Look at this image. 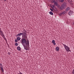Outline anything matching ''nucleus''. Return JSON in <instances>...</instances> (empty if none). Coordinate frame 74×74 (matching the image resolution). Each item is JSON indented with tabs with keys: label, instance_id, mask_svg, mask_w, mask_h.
Instances as JSON below:
<instances>
[{
	"label": "nucleus",
	"instance_id": "obj_1",
	"mask_svg": "<svg viewBox=\"0 0 74 74\" xmlns=\"http://www.w3.org/2000/svg\"><path fill=\"white\" fill-rule=\"evenodd\" d=\"M23 38H22L21 40V42L22 44L23 45L24 48L25 50H29L30 48V46H29V40H26V38H27L26 35H22Z\"/></svg>",
	"mask_w": 74,
	"mask_h": 74
},
{
	"label": "nucleus",
	"instance_id": "obj_2",
	"mask_svg": "<svg viewBox=\"0 0 74 74\" xmlns=\"http://www.w3.org/2000/svg\"><path fill=\"white\" fill-rule=\"evenodd\" d=\"M66 4L65 3H64L63 4H62L61 7L60 8V10H63L64 8H65L66 7Z\"/></svg>",
	"mask_w": 74,
	"mask_h": 74
},
{
	"label": "nucleus",
	"instance_id": "obj_3",
	"mask_svg": "<svg viewBox=\"0 0 74 74\" xmlns=\"http://www.w3.org/2000/svg\"><path fill=\"white\" fill-rule=\"evenodd\" d=\"M62 44L63 45H64V47L66 51H67V50H68V51H70V48L68 47V46H66V45H64L62 43Z\"/></svg>",
	"mask_w": 74,
	"mask_h": 74
},
{
	"label": "nucleus",
	"instance_id": "obj_4",
	"mask_svg": "<svg viewBox=\"0 0 74 74\" xmlns=\"http://www.w3.org/2000/svg\"><path fill=\"white\" fill-rule=\"evenodd\" d=\"M27 32L25 30H24L23 31V35H26V33H27Z\"/></svg>",
	"mask_w": 74,
	"mask_h": 74
},
{
	"label": "nucleus",
	"instance_id": "obj_5",
	"mask_svg": "<svg viewBox=\"0 0 74 74\" xmlns=\"http://www.w3.org/2000/svg\"><path fill=\"white\" fill-rule=\"evenodd\" d=\"M70 10V8L69 7H67L66 9V12H67L68 11H69Z\"/></svg>",
	"mask_w": 74,
	"mask_h": 74
},
{
	"label": "nucleus",
	"instance_id": "obj_6",
	"mask_svg": "<svg viewBox=\"0 0 74 74\" xmlns=\"http://www.w3.org/2000/svg\"><path fill=\"white\" fill-rule=\"evenodd\" d=\"M73 13V11H71V10H70V11L68 13L69 15H70L71 14H72Z\"/></svg>",
	"mask_w": 74,
	"mask_h": 74
},
{
	"label": "nucleus",
	"instance_id": "obj_7",
	"mask_svg": "<svg viewBox=\"0 0 74 74\" xmlns=\"http://www.w3.org/2000/svg\"><path fill=\"white\" fill-rule=\"evenodd\" d=\"M52 43L53 45H56V43H55V40H53L52 41Z\"/></svg>",
	"mask_w": 74,
	"mask_h": 74
},
{
	"label": "nucleus",
	"instance_id": "obj_8",
	"mask_svg": "<svg viewBox=\"0 0 74 74\" xmlns=\"http://www.w3.org/2000/svg\"><path fill=\"white\" fill-rule=\"evenodd\" d=\"M56 51H58L59 50V47H56Z\"/></svg>",
	"mask_w": 74,
	"mask_h": 74
},
{
	"label": "nucleus",
	"instance_id": "obj_9",
	"mask_svg": "<svg viewBox=\"0 0 74 74\" xmlns=\"http://www.w3.org/2000/svg\"><path fill=\"white\" fill-rule=\"evenodd\" d=\"M17 49L18 51H21V47L19 46H18L17 47Z\"/></svg>",
	"mask_w": 74,
	"mask_h": 74
},
{
	"label": "nucleus",
	"instance_id": "obj_10",
	"mask_svg": "<svg viewBox=\"0 0 74 74\" xmlns=\"http://www.w3.org/2000/svg\"><path fill=\"white\" fill-rule=\"evenodd\" d=\"M1 69L2 73H4V69H3V67H1Z\"/></svg>",
	"mask_w": 74,
	"mask_h": 74
},
{
	"label": "nucleus",
	"instance_id": "obj_11",
	"mask_svg": "<svg viewBox=\"0 0 74 74\" xmlns=\"http://www.w3.org/2000/svg\"><path fill=\"white\" fill-rule=\"evenodd\" d=\"M16 39L18 41H19L20 40H21V38H20V37H18Z\"/></svg>",
	"mask_w": 74,
	"mask_h": 74
},
{
	"label": "nucleus",
	"instance_id": "obj_12",
	"mask_svg": "<svg viewBox=\"0 0 74 74\" xmlns=\"http://www.w3.org/2000/svg\"><path fill=\"white\" fill-rule=\"evenodd\" d=\"M49 14H50V15H53V12H52V11H50L49 12Z\"/></svg>",
	"mask_w": 74,
	"mask_h": 74
},
{
	"label": "nucleus",
	"instance_id": "obj_13",
	"mask_svg": "<svg viewBox=\"0 0 74 74\" xmlns=\"http://www.w3.org/2000/svg\"><path fill=\"white\" fill-rule=\"evenodd\" d=\"M61 13H62V15H64V14H65V13H66V12H65V11H64V12H61Z\"/></svg>",
	"mask_w": 74,
	"mask_h": 74
},
{
	"label": "nucleus",
	"instance_id": "obj_14",
	"mask_svg": "<svg viewBox=\"0 0 74 74\" xmlns=\"http://www.w3.org/2000/svg\"><path fill=\"white\" fill-rule=\"evenodd\" d=\"M20 36H21L20 35V34H17L16 35V37H20Z\"/></svg>",
	"mask_w": 74,
	"mask_h": 74
},
{
	"label": "nucleus",
	"instance_id": "obj_15",
	"mask_svg": "<svg viewBox=\"0 0 74 74\" xmlns=\"http://www.w3.org/2000/svg\"><path fill=\"white\" fill-rule=\"evenodd\" d=\"M0 32L1 33V35H3V34H3V31H1Z\"/></svg>",
	"mask_w": 74,
	"mask_h": 74
},
{
	"label": "nucleus",
	"instance_id": "obj_16",
	"mask_svg": "<svg viewBox=\"0 0 74 74\" xmlns=\"http://www.w3.org/2000/svg\"><path fill=\"white\" fill-rule=\"evenodd\" d=\"M0 67H1H1H3V65L2 64H1V63L0 64Z\"/></svg>",
	"mask_w": 74,
	"mask_h": 74
},
{
	"label": "nucleus",
	"instance_id": "obj_17",
	"mask_svg": "<svg viewBox=\"0 0 74 74\" xmlns=\"http://www.w3.org/2000/svg\"><path fill=\"white\" fill-rule=\"evenodd\" d=\"M62 15H63V14H62V12H61L59 14V16H62Z\"/></svg>",
	"mask_w": 74,
	"mask_h": 74
},
{
	"label": "nucleus",
	"instance_id": "obj_18",
	"mask_svg": "<svg viewBox=\"0 0 74 74\" xmlns=\"http://www.w3.org/2000/svg\"><path fill=\"white\" fill-rule=\"evenodd\" d=\"M62 15H63V14H62V12H61L59 14V16H62Z\"/></svg>",
	"mask_w": 74,
	"mask_h": 74
},
{
	"label": "nucleus",
	"instance_id": "obj_19",
	"mask_svg": "<svg viewBox=\"0 0 74 74\" xmlns=\"http://www.w3.org/2000/svg\"><path fill=\"white\" fill-rule=\"evenodd\" d=\"M72 74H74V69L72 71Z\"/></svg>",
	"mask_w": 74,
	"mask_h": 74
},
{
	"label": "nucleus",
	"instance_id": "obj_20",
	"mask_svg": "<svg viewBox=\"0 0 74 74\" xmlns=\"http://www.w3.org/2000/svg\"><path fill=\"white\" fill-rule=\"evenodd\" d=\"M19 34H20V36H22V35H23V33H20Z\"/></svg>",
	"mask_w": 74,
	"mask_h": 74
},
{
	"label": "nucleus",
	"instance_id": "obj_21",
	"mask_svg": "<svg viewBox=\"0 0 74 74\" xmlns=\"http://www.w3.org/2000/svg\"><path fill=\"white\" fill-rule=\"evenodd\" d=\"M15 46H18V43H15Z\"/></svg>",
	"mask_w": 74,
	"mask_h": 74
},
{
	"label": "nucleus",
	"instance_id": "obj_22",
	"mask_svg": "<svg viewBox=\"0 0 74 74\" xmlns=\"http://www.w3.org/2000/svg\"><path fill=\"white\" fill-rule=\"evenodd\" d=\"M54 4H55V5H56V6L58 5V3H57L56 2H55L54 3Z\"/></svg>",
	"mask_w": 74,
	"mask_h": 74
},
{
	"label": "nucleus",
	"instance_id": "obj_23",
	"mask_svg": "<svg viewBox=\"0 0 74 74\" xmlns=\"http://www.w3.org/2000/svg\"><path fill=\"white\" fill-rule=\"evenodd\" d=\"M1 36H2V37H3V38H5V36L4 34H3V35H1Z\"/></svg>",
	"mask_w": 74,
	"mask_h": 74
},
{
	"label": "nucleus",
	"instance_id": "obj_24",
	"mask_svg": "<svg viewBox=\"0 0 74 74\" xmlns=\"http://www.w3.org/2000/svg\"><path fill=\"white\" fill-rule=\"evenodd\" d=\"M4 40H5V41H6V42H7V39H6V38H3Z\"/></svg>",
	"mask_w": 74,
	"mask_h": 74
},
{
	"label": "nucleus",
	"instance_id": "obj_25",
	"mask_svg": "<svg viewBox=\"0 0 74 74\" xmlns=\"http://www.w3.org/2000/svg\"><path fill=\"white\" fill-rule=\"evenodd\" d=\"M15 42H18V40H17V39H16L15 40Z\"/></svg>",
	"mask_w": 74,
	"mask_h": 74
},
{
	"label": "nucleus",
	"instance_id": "obj_26",
	"mask_svg": "<svg viewBox=\"0 0 74 74\" xmlns=\"http://www.w3.org/2000/svg\"><path fill=\"white\" fill-rule=\"evenodd\" d=\"M8 54L9 55H11V53H10V52H9L8 53Z\"/></svg>",
	"mask_w": 74,
	"mask_h": 74
},
{
	"label": "nucleus",
	"instance_id": "obj_27",
	"mask_svg": "<svg viewBox=\"0 0 74 74\" xmlns=\"http://www.w3.org/2000/svg\"><path fill=\"white\" fill-rule=\"evenodd\" d=\"M61 1L62 3H63V1H64V0H61Z\"/></svg>",
	"mask_w": 74,
	"mask_h": 74
},
{
	"label": "nucleus",
	"instance_id": "obj_28",
	"mask_svg": "<svg viewBox=\"0 0 74 74\" xmlns=\"http://www.w3.org/2000/svg\"><path fill=\"white\" fill-rule=\"evenodd\" d=\"M50 10H51V11H52V12H53V10H52V9L50 8Z\"/></svg>",
	"mask_w": 74,
	"mask_h": 74
},
{
	"label": "nucleus",
	"instance_id": "obj_29",
	"mask_svg": "<svg viewBox=\"0 0 74 74\" xmlns=\"http://www.w3.org/2000/svg\"><path fill=\"white\" fill-rule=\"evenodd\" d=\"M19 74H23V73H22L20 71H19Z\"/></svg>",
	"mask_w": 74,
	"mask_h": 74
},
{
	"label": "nucleus",
	"instance_id": "obj_30",
	"mask_svg": "<svg viewBox=\"0 0 74 74\" xmlns=\"http://www.w3.org/2000/svg\"><path fill=\"white\" fill-rule=\"evenodd\" d=\"M52 10H53V8H52Z\"/></svg>",
	"mask_w": 74,
	"mask_h": 74
},
{
	"label": "nucleus",
	"instance_id": "obj_31",
	"mask_svg": "<svg viewBox=\"0 0 74 74\" xmlns=\"http://www.w3.org/2000/svg\"><path fill=\"white\" fill-rule=\"evenodd\" d=\"M53 7H52V8H55V6H53Z\"/></svg>",
	"mask_w": 74,
	"mask_h": 74
},
{
	"label": "nucleus",
	"instance_id": "obj_32",
	"mask_svg": "<svg viewBox=\"0 0 74 74\" xmlns=\"http://www.w3.org/2000/svg\"><path fill=\"white\" fill-rule=\"evenodd\" d=\"M1 28H0V32H1Z\"/></svg>",
	"mask_w": 74,
	"mask_h": 74
},
{
	"label": "nucleus",
	"instance_id": "obj_33",
	"mask_svg": "<svg viewBox=\"0 0 74 74\" xmlns=\"http://www.w3.org/2000/svg\"><path fill=\"white\" fill-rule=\"evenodd\" d=\"M4 1H7V0H4Z\"/></svg>",
	"mask_w": 74,
	"mask_h": 74
}]
</instances>
